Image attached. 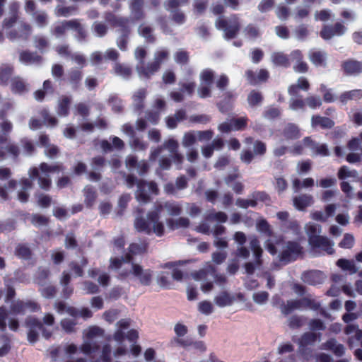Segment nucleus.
I'll return each mask as SVG.
<instances>
[{
  "mask_svg": "<svg viewBox=\"0 0 362 362\" xmlns=\"http://www.w3.org/2000/svg\"><path fill=\"white\" fill-rule=\"evenodd\" d=\"M274 4L272 0H263L259 5V9L264 12L269 10Z\"/></svg>",
  "mask_w": 362,
  "mask_h": 362,
  "instance_id": "nucleus-52",
  "label": "nucleus"
},
{
  "mask_svg": "<svg viewBox=\"0 0 362 362\" xmlns=\"http://www.w3.org/2000/svg\"><path fill=\"white\" fill-rule=\"evenodd\" d=\"M310 245L315 248H320L328 254H332L334 252V244L327 238L324 236H319L316 242L310 243Z\"/></svg>",
  "mask_w": 362,
  "mask_h": 362,
  "instance_id": "nucleus-10",
  "label": "nucleus"
},
{
  "mask_svg": "<svg viewBox=\"0 0 362 362\" xmlns=\"http://www.w3.org/2000/svg\"><path fill=\"white\" fill-rule=\"evenodd\" d=\"M246 120L245 118H239L233 119L230 123L223 122L219 126V129L221 132H228L230 130H240L245 126Z\"/></svg>",
  "mask_w": 362,
  "mask_h": 362,
  "instance_id": "nucleus-9",
  "label": "nucleus"
},
{
  "mask_svg": "<svg viewBox=\"0 0 362 362\" xmlns=\"http://www.w3.org/2000/svg\"><path fill=\"white\" fill-rule=\"evenodd\" d=\"M335 183H336L335 179L329 177V178H325V179H322V180H319L317 182V185L320 186L322 188H328V187H331L333 185H334Z\"/></svg>",
  "mask_w": 362,
  "mask_h": 362,
  "instance_id": "nucleus-41",
  "label": "nucleus"
},
{
  "mask_svg": "<svg viewBox=\"0 0 362 362\" xmlns=\"http://www.w3.org/2000/svg\"><path fill=\"white\" fill-rule=\"evenodd\" d=\"M310 59L315 66H322L325 64L326 56L320 51L313 50L310 52Z\"/></svg>",
  "mask_w": 362,
  "mask_h": 362,
  "instance_id": "nucleus-20",
  "label": "nucleus"
},
{
  "mask_svg": "<svg viewBox=\"0 0 362 362\" xmlns=\"http://www.w3.org/2000/svg\"><path fill=\"white\" fill-rule=\"evenodd\" d=\"M56 170V166H49L45 163H42L40 165V170L36 168L33 169L30 173V176L32 178L38 177L40 187L47 189L49 187L51 183L48 175Z\"/></svg>",
  "mask_w": 362,
  "mask_h": 362,
  "instance_id": "nucleus-5",
  "label": "nucleus"
},
{
  "mask_svg": "<svg viewBox=\"0 0 362 362\" xmlns=\"http://www.w3.org/2000/svg\"><path fill=\"white\" fill-rule=\"evenodd\" d=\"M311 124L313 127L327 129L331 128L334 125V122L327 117L313 116L311 119Z\"/></svg>",
  "mask_w": 362,
  "mask_h": 362,
  "instance_id": "nucleus-14",
  "label": "nucleus"
},
{
  "mask_svg": "<svg viewBox=\"0 0 362 362\" xmlns=\"http://www.w3.org/2000/svg\"><path fill=\"white\" fill-rule=\"evenodd\" d=\"M198 310L204 315H210L214 311L213 304L209 300H203L198 303Z\"/></svg>",
  "mask_w": 362,
  "mask_h": 362,
  "instance_id": "nucleus-28",
  "label": "nucleus"
},
{
  "mask_svg": "<svg viewBox=\"0 0 362 362\" xmlns=\"http://www.w3.org/2000/svg\"><path fill=\"white\" fill-rule=\"evenodd\" d=\"M310 169V163L308 161L302 162L298 165V172L304 173Z\"/></svg>",
  "mask_w": 362,
  "mask_h": 362,
  "instance_id": "nucleus-57",
  "label": "nucleus"
},
{
  "mask_svg": "<svg viewBox=\"0 0 362 362\" xmlns=\"http://www.w3.org/2000/svg\"><path fill=\"white\" fill-rule=\"evenodd\" d=\"M69 104V99L64 98L59 102L58 112L60 115H66L67 114V105Z\"/></svg>",
  "mask_w": 362,
  "mask_h": 362,
  "instance_id": "nucleus-44",
  "label": "nucleus"
},
{
  "mask_svg": "<svg viewBox=\"0 0 362 362\" xmlns=\"http://www.w3.org/2000/svg\"><path fill=\"white\" fill-rule=\"evenodd\" d=\"M338 177L341 180L349 178L357 179L358 173L356 170H351L345 166L341 167L338 173Z\"/></svg>",
  "mask_w": 362,
  "mask_h": 362,
  "instance_id": "nucleus-24",
  "label": "nucleus"
},
{
  "mask_svg": "<svg viewBox=\"0 0 362 362\" xmlns=\"http://www.w3.org/2000/svg\"><path fill=\"white\" fill-rule=\"evenodd\" d=\"M272 60L275 64L281 66H286L288 62L286 57L281 53L274 54Z\"/></svg>",
  "mask_w": 362,
  "mask_h": 362,
  "instance_id": "nucleus-38",
  "label": "nucleus"
},
{
  "mask_svg": "<svg viewBox=\"0 0 362 362\" xmlns=\"http://www.w3.org/2000/svg\"><path fill=\"white\" fill-rule=\"evenodd\" d=\"M197 139L200 141L209 140L212 138V132L210 131L195 132Z\"/></svg>",
  "mask_w": 362,
  "mask_h": 362,
  "instance_id": "nucleus-47",
  "label": "nucleus"
},
{
  "mask_svg": "<svg viewBox=\"0 0 362 362\" xmlns=\"http://www.w3.org/2000/svg\"><path fill=\"white\" fill-rule=\"evenodd\" d=\"M216 27L219 29H223L227 37H233L238 30L237 25L233 27L228 26V22L222 18H218L216 23Z\"/></svg>",
  "mask_w": 362,
  "mask_h": 362,
  "instance_id": "nucleus-17",
  "label": "nucleus"
},
{
  "mask_svg": "<svg viewBox=\"0 0 362 362\" xmlns=\"http://www.w3.org/2000/svg\"><path fill=\"white\" fill-rule=\"evenodd\" d=\"M139 32L140 35H141L145 38H148L151 35V28H149L147 25H141L139 28Z\"/></svg>",
  "mask_w": 362,
  "mask_h": 362,
  "instance_id": "nucleus-56",
  "label": "nucleus"
},
{
  "mask_svg": "<svg viewBox=\"0 0 362 362\" xmlns=\"http://www.w3.org/2000/svg\"><path fill=\"white\" fill-rule=\"evenodd\" d=\"M250 244L251 249L253 251L254 255L257 260L262 254V250L259 247V243L255 238H251Z\"/></svg>",
  "mask_w": 362,
  "mask_h": 362,
  "instance_id": "nucleus-37",
  "label": "nucleus"
},
{
  "mask_svg": "<svg viewBox=\"0 0 362 362\" xmlns=\"http://www.w3.org/2000/svg\"><path fill=\"white\" fill-rule=\"evenodd\" d=\"M292 57L296 59V64L293 68L297 72H305L308 70V66L306 63L300 62V53L299 51H295L292 53Z\"/></svg>",
  "mask_w": 362,
  "mask_h": 362,
  "instance_id": "nucleus-26",
  "label": "nucleus"
},
{
  "mask_svg": "<svg viewBox=\"0 0 362 362\" xmlns=\"http://www.w3.org/2000/svg\"><path fill=\"white\" fill-rule=\"evenodd\" d=\"M346 333L347 334H354V335L358 338V339H360V338L362 337V331L359 330L358 327H356L354 325H348L346 329Z\"/></svg>",
  "mask_w": 362,
  "mask_h": 362,
  "instance_id": "nucleus-43",
  "label": "nucleus"
},
{
  "mask_svg": "<svg viewBox=\"0 0 362 362\" xmlns=\"http://www.w3.org/2000/svg\"><path fill=\"white\" fill-rule=\"evenodd\" d=\"M344 30V27L341 24H337L334 30L326 27L321 31V37L325 40H329L334 35H342Z\"/></svg>",
  "mask_w": 362,
  "mask_h": 362,
  "instance_id": "nucleus-15",
  "label": "nucleus"
},
{
  "mask_svg": "<svg viewBox=\"0 0 362 362\" xmlns=\"http://www.w3.org/2000/svg\"><path fill=\"white\" fill-rule=\"evenodd\" d=\"M197 139L195 133H187L184 136L183 144L186 146L192 145Z\"/></svg>",
  "mask_w": 362,
  "mask_h": 362,
  "instance_id": "nucleus-45",
  "label": "nucleus"
},
{
  "mask_svg": "<svg viewBox=\"0 0 362 362\" xmlns=\"http://www.w3.org/2000/svg\"><path fill=\"white\" fill-rule=\"evenodd\" d=\"M28 326L30 328V331L28 334V340L30 342L35 341L37 339V333L36 329H41V325L40 322H37L35 320H33L31 323H28Z\"/></svg>",
  "mask_w": 362,
  "mask_h": 362,
  "instance_id": "nucleus-25",
  "label": "nucleus"
},
{
  "mask_svg": "<svg viewBox=\"0 0 362 362\" xmlns=\"http://www.w3.org/2000/svg\"><path fill=\"white\" fill-rule=\"evenodd\" d=\"M336 210L334 204H329L326 206L325 212L321 211H313L310 214V217L315 221H326L328 218L332 216Z\"/></svg>",
  "mask_w": 362,
  "mask_h": 362,
  "instance_id": "nucleus-8",
  "label": "nucleus"
},
{
  "mask_svg": "<svg viewBox=\"0 0 362 362\" xmlns=\"http://www.w3.org/2000/svg\"><path fill=\"white\" fill-rule=\"evenodd\" d=\"M304 107V103L299 99H291L290 103V107L293 110L302 109Z\"/></svg>",
  "mask_w": 362,
  "mask_h": 362,
  "instance_id": "nucleus-50",
  "label": "nucleus"
},
{
  "mask_svg": "<svg viewBox=\"0 0 362 362\" xmlns=\"http://www.w3.org/2000/svg\"><path fill=\"white\" fill-rule=\"evenodd\" d=\"M115 69L117 74L123 76H127L130 74V69L127 66L117 64Z\"/></svg>",
  "mask_w": 362,
  "mask_h": 362,
  "instance_id": "nucleus-51",
  "label": "nucleus"
},
{
  "mask_svg": "<svg viewBox=\"0 0 362 362\" xmlns=\"http://www.w3.org/2000/svg\"><path fill=\"white\" fill-rule=\"evenodd\" d=\"M297 87L300 88L304 90H307L309 88V83L308 80L305 78H300L298 81L297 86H291L289 89L288 92L291 95H295L296 93Z\"/></svg>",
  "mask_w": 362,
  "mask_h": 362,
  "instance_id": "nucleus-29",
  "label": "nucleus"
},
{
  "mask_svg": "<svg viewBox=\"0 0 362 362\" xmlns=\"http://www.w3.org/2000/svg\"><path fill=\"white\" fill-rule=\"evenodd\" d=\"M102 334V331L98 327H90L87 330L86 334L89 338L99 335Z\"/></svg>",
  "mask_w": 362,
  "mask_h": 362,
  "instance_id": "nucleus-64",
  "label": "nucleus"
},
{
  "mask_svg": "<svg viewBox=\"0 0 362 362\" xmlns=\"http://www.w3.org/2000/svg\"><path fill=\"white\" fill-rule=\"evenodd\" d=\"M228 80L226 76H221L216 81V86L220 89L223 90L228 84Z\"/></svg>",
  "mask_w": 362,
  "mask_h": 362,
  "instance_id": "nucleus-61",
  "label": "nucleus"
},
{
  "mask_svg": "<svg viewBox=\"0 0 362 362\" xmlns=\"http://www.w3.org/2000/svg\"><path fill=\"white\" fill-rule=\"evenodd\" d=\"M135 228L139 231H143L148 234L153 231L158 236L163 234L164 227L158 221L157 213H153L148 215L147 218H136L135 221Z\"/></svg>",
  "mask_w": 362,
  "mask_h": 362,
  "instance_id": "nucleus-3",
  "label": "nucleus"
},
{
  "mask_svg": "<svg viewBox=\"0 0 362 362\" xmlns=\"http://www.w3.org/2000/svg\"><path fill=\"white\" fill-rule=\"evenodd\" d=\"M28 308H30L32 310H33L37 308V306L33 303L25 304L22 302H17L13 305L11 314L18 315L21 313H25Z\"/></svg>",
  "mask_w": 362,
  "mask_h": 362,
  "instance_id": "nucleus-22",
  "label": "nucleus"
},
{
  "mask_svg": "<svg viewBox=\"0 0 362 362\" xmlns=\"http://www.w3.org/2000/svg\"><path fill=\"white\" fill-rule=\"evenodd\" d=\"M175 118L169 117L167 119V126L169 128H174L176 127L177 122L182 120L185 117V112L182 110L178 111L175 114Z\"/></svg>",
  "mask_w": 362,
  "mask_h": 362,
  "instance_id": "nucleus-31",
  "label": "nucleus"
},
{
  "mask_svg": "<svg viewBox=\"0 0 362 362\" xmlns=\"http://www.w3.org/2000/svg\"><path fill=\"white\" fill-rule=\"evenodd\" d=\"M262 97L257 92L252 91L248 96V103L250 105L254 106L261 102Z\"/></svg>",
  "mask_w": 362,
  "mask_h": 362,
  "instance_id": "nucleus-40",
  "label": "nucleus"
},
{
  "mask_svg": "<svg viewBox=\"0 0 362 362\" xmlns=\"http://www.w3.org/2000/svg\"><path fill=\"white\" fill-rule=\"evenodd\" d=\"M335 219L339 224L345 226L349 221V216L347 213L339 214L337 215Z\"/></svg>",
  "mask_w": 362,
  "mask_h": 362,
  "instance_id": "nucleus-48",
  "label": "nucleus"
},
{
  "mask_svg": "<svg viewBox=\"0 0 362 362\" xmlns=\"http://www.w3.org/2000/svg\"><path fill=\"white\" fill-rule=\"evenodd\" d=\"M194 279L202 282L201 289L208 293L213 288V281H224L223 276L218 277L211 265H207L204 269L193 274Z\"/></svg>",
  "mask_w": 362,
  "mask_h": 362,
  "instance_id": "nucleus-4",
  "label": "nucleus"
},
{
  "mask_svg": "<svg viewBox=\"0 0 362 362\" xmlns=\"http://www.w3.org/2000/svg\"><path fill=\"white\" fill-rule=\"evenodd\" d=\"M362 98V90H354L342 95L341 99L343 101L347 99H358Z\"/></svg>",
  "mask_w": 362,
  "mask_h": 362,
  "instance_id": "nucleus-35",
  "label": "nucleus"
},
{
  "mask_svg": "<svg viewBox=\"0 0 362 362\" xmlns=\"http://www.w3.org/2000/svg\"><path fill=\"white\" fill-rule=\"evenodd\" d=\"M341 188L348 197L351 196L353 193V188L347 182H342L341 184Z\"/></svg>",
  "mask_w": 362,
  "mask_h": 362,
  "instance_id": "nucleus-53",
  "label": "nucleus"
},
{
  "mask_svg": "<svg viewBox=\"0 0 362 362\" xmlns=\"http://www.w3.org/2000/svg\"><path fill=\"white\" fill-rule=\"evenodd\" d=\"M267 248L271 254L279 252L281 259L289 262L301 253V247L294 242L285 243L284 240H269L267 243Z\"/></svg>",
  "mask_w": 362,
  "mask_h": 362,
  "instance_id": "nucleus-2",
  "label": "nucleus"
},
{
  "mask_svg": "<svg viewBox=\"0 0 362 362\" xmlns=\"http://www.w3.org/2000/svg\"><path fill=\"white\" fill-rule=\"evenodd\" d=\"M266 151V146L264 144L257 141L255 144V152L256 154H263Z\"/></svg>",
  "mask_w": 362,
  "mask_h": 362,
  "instance_id": "nucleus-60",
  "label": "nucleus"
},
{
  "mask_svg": "<svg viewBox=\"0 0 362 362\" xmlns=\"http://www.w3.org/2000/svg\"><path fill=\"white\" fill-rule=\"evenodd\" d=\"M213 76V72L209 69H205L200 74V86L198 89V94L201 98H206L210 95L209 86Z\"/></svg>",
  "mask_w": 362,
  "mask_h": 362,
  "instance_id": "nucleus-6",
  "label": "nucleus"
},
{
  "mask_svg": "<svg viewBox=\"0 0 362 362\" xmlns=\"http://www.w3.org/2000/svg\"><path fill=\"white\" fill-rule=\"evenodd\" d=\"M354 238L351 234H345L343 240L340 242L339 246L344 248H351L354 245Z\"/></svg>",
  "mask_w": 362,
  "mask_h": 362,
  "instance_id": "nucleus-33",
  "label": "nucleus"
},
{
  "mask_svg": "<svg viewBox=\"0 0 362 362\" xmlns=\"http://www.w3.org/2000/svg\"><path fill=\"white\" fill-rule=\"evenodd\" d=\"M247 77L249 82L252 84H256L264 81L268 78V72L266 70H260L257 76H255L250 71H247Z\"/></svg>",
  "mask_w": 362,
  "mask_h": 362,
  "instance_id": "nucleus-18",
  "label": "nucleus"
},
{
  "mask_svg": "<svg viewBox=\"0 0 362 362\" xmlns=\"http://www.w3.org/2000/svg\"><path fill=\"white\" fill-rule=\"evenodd\" d=\"M253 299L258 304H264L268 300V293L265 291H259L253 294Z\"/></svg>",
  "mask_w": 362,
  "mask_h": 362,
  "instance_id": "nucleus-36",
  "label": "nucleus"
},
{
  "mask_svg": "<svg viewBox=\"0 0 362 362\" xmlns=\"http://www.w3.org/2000/svg\"><path fill=\"white\" fill-rule=\"evenodd\" d=\"M157 190V187L153 182H139L136 198L139 202H144L148 199L150 194H156Z\"/></svg>",
  "mask_w": 362,
  "mask_h": 362,
  "instance_id": "nucleus-7",
  "label": "nucleus"
},
{
  "mask_svg": "<svg viewBox=\"0 0 362 362\" xmlns=\"http://www.w3.org/2000/svg\"><path fill=\"white\" fill-rule=\"evenodd\" d=\"M344 69L349 74H356L362 70V64L358 62L350 61L344 63Z\"/></svg>",
  "mask_w": 362,
  "mask_h": 362,
  "instance_id": "nucleus-27",
  "label": "nucleus"
},
{
  "mask_svg": "<svg viewBox=\"0 0 362 362\" xmlns=\"http://www.w3.org/2000/svg\"><path fill=\"white\" fill-rule=\"evenodd\" d=\"M175 59L177 63H185L187 60V56L184 52H178L175 54Z\"/></svg>",
  "mask_w": 362,
  "mask_h": 362,
  "instance_id": "nucleus-62",
  "label": "nucleus"
},
{
  "mask_svg": "<svg viewBox=\"0 0 362 362\" xmlns=\"http://www.w3.org/2000/svg\"><path fill=\"white\" fill-rule=\"evenodd\" d=\"M233 300V296L226 292H221L214 298L215 303L219 307L230 305Z\"/></svg>",
  "mask_w": 362,
  "mask_h": 362,
  "instance_id": "nucleus-16",
  "label": "nucleus"
},
{
  "mask_svg": "<svg viewBox=\"0 0 362 362\" xmlns=\"http://www.w3.org/2000/svg\"><path fill=\"white\" fill-rule=\"evenodd\" d=\"M337 265L341 267L344 270H348L354 273L356 272L357 269L352 261H349L344 259H340L337 261Z\"/></svg>",
  "mask_w": 362,
  "mask_h": 362,
  "instance_id": "nucleus-30",
  "label": "nucleus"
},
{
  "mask_svg": "<svg viewBox=\"0 0 362 362\" xmlns=\"http://www.w3.org/2000/svg\"><path fill=\"white\" fill-rule=\"evenodd\" d=\"M306 103L310 108L315 109L321 105L322 102L320 98L312 96L306 99Z\"/></svg>",
  "mask_w": 362,
  "mask_h": 362,
  "instance_id": "nucleus-42",
  "label": "nucleus"
},
{
  "mask_svg": "<svg viewBox=\"0 0 362 362\" xmlns=\"http://www.w3.org/2000/svg\"><path fill=\"white\" fill-rule=\"evenodd\" d=\"M25 89L23 83L20 79H15L13 81L12 90L17 93H21Z\"/></svg>",
  "mask_w": 362,
  "mask_h": 362,
  "instance_id": "nucleus-49",
  "label": "nucleus"
},
{
  "mask_svg": "<svg viewBox=\"0 0 362 362\" xmlns=\"http://www.w3.org/2000/svg\"><path fill=\"white\" fill-rule=\"evenodd\" d=\"M144 250L143 247H141L138 244H132L129 246V253L127 255V262H124L123 259H115L111 260L110 267L112 269H119L124 267L125 269H129L128 272H122V275L128 276L132 275L134 279L139 280L143 284H148L151 279V272L148 269H143V268L139 265L130 262L131 254H136L141 252Z\"/></svg>",
  "mask_w": 362,
  "mask_h": 362,
  "instance_id": "nucleus-1",
  "label": "nucleus"
},
{
  "mask_svg": "<svg viewBox=\"0 0 362 362\" xmlns=\"http://www.w3.org/2000/svg\"><path fill=\"white\" fill-rule=\"evenodd\" d=\"M129 325V320H122L118 322L117 326L118 329L114 334V339L115 341L118 342L123 341L124 338V329H127Z\"/></svg>",
  "mask_w": 362,
  "mask_h": 362,
  "instance_id": "nucleus-19",
  "label": "nucleus"
},
{
  "mask_svg": "<svg viewBox=\"0 0 362 362\" xmlns=\"http://www.w3.org/2000/svg\"><path fill=\"white\" fill-rule=\"evenodd\" d=\"M38 204L42 206L46 207L49 205L51 199L49 197L45 195H41L38 197Z\"/></svg>",
  "mask_w": 362,
  "mask_h": 362,
  "instance_id": "nucleus-58",
  "label": "nucleus"
},
{
  "mask_svg": "<svg viewBox=\"0 0 362 362\" xmlns=\"http://www.w3.org/2000/svg\"><path fill=\"white\" fill-rule=\"evenodd\" d=\"M257 227V230L260 232H269V226L265 221H259Z\"/></svg>",
  "mask_w": 362,
  "mask_h": 362,
  "instance_id": "nucleus-63",
  "label": "nucleus"
},
{
  "mask_svg": "<svg viewBox=\"0 0 362 362\" xmlns=\"http://www.w3.org/2000/svg\"><path fill=\"white\" fill-rule=\"evenodd\" d=\"M276 16L281 20H285L288 16V11L284 6H279L276 11Z\"/></svg>",
  "mask_w": 362,
  "mask_h": 362,
  "instance_id": "nucleus-46",
  "label": "nucleus"
},
{
  "mask_svg": "<svg viewBox=\"0 0 362 362\" xmlns=\"http://www.w3.org/2000/svg\"><path fill=\"white\" fill-rule=\"evenodd\" d=\"M304 144L311 148L312 150H315L316 152L322 156L327 155V148L325 145H318L315 144L313 141H311L309 138H306L304 140Z\"/></svg>",
  "mask_w": 362,
  "mask_h": 362,
  "instance_id": "nucleus-23",
  "label": "nucleus"
},
{
  "mask_svg": "<svg viewBox=\"0 0 362 362\" xmlns=\"http://www.w3.org/2000/svg\"><path fill=\"white\" fill-rule=\"evenodd\" d=\"M330 13L328 11L323 10L315 14V19L317 21H327L330 17Z\"/></svg>",
  "mask_w": 362,
  "mask_h": 362,
  "instance_id": "nucleus-55",
  "label": "nucleus"
},
{
  "mask_svg": "<svg viewBox=\"0 0 362 362\" xmlns=\"http://www.w3.org/2000/svg\"><path fill=\"white\" fill-rule=\"evenodd\" d=\"M298 136V131L297 128L293 125H291L286 130V132L284 134V139L286 141H288L289 140L296 139Z\"/></svg>",
  "mask_w": 362,
  "mask_h": 362,
  "instance_id": "nucleus-32",
  "label": "nucleus"
},
{
  "mask_svg": "<svg viewBox=\"0 0 362 362\" xmlns=\"http://www.w3.org/2000/svg\"><path fill=\"white\" fill-rule=\"evenodd\" d=\"M175 332L177 334V335L182 337L187 333V328L185 325L182 324H177L175 326Z\"/></svg>",
  "mask_w": 362,
  "mask_h": 362,
  "instance_id": "nucleus-54",
  "label": "nucleus"
},
{
  "mask_svg": "<svg viewBox=\"0 0 362 362\" xmlns=\"http://www.w3.org/2000/svg\"><path fill=\"white\" fill-rule=\"evenodd\" d=\"M166 267L172 270V275L175 279L180 280L182 279V272L177 269L176 264L169 263L166 264Z\"/></svg>",
  "mask_w": 362,
  "mask_h": 362,
  "instance_id": "nucleus-39",
  "label": "nucleus"
},
{
  "mask_svg": "<svg viewBox=\"0 0 362 362\" xmlns=\"http://www.w3.org/2000/svg\"><path fill=\"white\" fill-rule=\"evenodd\" d=\"M325 349L332 350L336 355L341 356L344 353L343 345L338 344L335 340L331 339L325 344Z\"/></svg>",
  "mask_w": 362,
  "mask_h": 362,
  "instance_id": "nucleus-21",
  "label": "nucleus"
},
{
  "mask_svg": "<svg viewBox=\"0 0 362 362\" xmlns=\"http://www.w3.org/2000/svg\"><path fill=\"white\" fill-rule=\"evenodd\" d=\"M166 56H167V53L165 51L162 50V51L158 52L156 55L155 63L153 64H152L151 66V68H148V70L144 71L142 72H141L139 71V74H142L145 76H148L150 74H152L154 71H156L158 69L159 64L161 63L163 59H164L165 58Z\"/></svg>",
  "mask_w": 362,
  "mask_h": 362,
  "instance_id": "nucleus-13",
  "label": "nucleus"
},
{
  "mask_svg": "<svg viewBox=\"0 0 362 362\" xmlns=\"http://www.w3.org/2000/svg\"><path fill=\"white\" fill-rule=\"evenodd\" d=\"M305 230L309 237V243H315L317 238L320 236V226L317 223H308L305 225Z\"/></svg>",
  "mask_w": 362,
  "mask_h": 362,
  "instance_id": "nucleus-11",
  "label": "nucleus"
},
{
  "mask_svg": "<svg viewBox=\"0 0 362 362\" xmlns=\"http://www.w3.org/2000/svg\"><path fill=\"white\" fill-rule=\"evenodd\" d=\"M163 80L165 83H172L175 81V74L173 72L167 71L163 74Z\"/></svg>",
  "mask_w": 362,
  "mask_h": 362,
  "instance_id": "nucleus-59",
  "label": "nucleus"
},
{
  "mask_svg": "<svg viewBox=\"0 0 362 362\" xmlns=\"http://www.w3.org/2000/svg\"><path fill=\"white\" fill-rule=\"evenodd\" d=\"M314 180L312 178H306L305 179L302 183L299 180H294L293 181V186L297 189H301V188H306L310 187L314 185Z\"/></svg>",
  "mask_w": 362,
  "mask_h": 362,
  "instance_id": "nucleus-34",
  "label": "nucleus"
},
{
  "mask_svg": "<svg viewBox=\"0 0 362 362\" xmlns=\"http://www.w3.org/2000/svg\"><path fill=\"white\" fill-rule=\"evenodd\" d=\"M294 206L298 210H303L313 203V197L310 195H300L296 197L293 200Z\"/></svg>",
  "mask_w": 362,
  "mask_h": 362,
  "instance_id": "nucleus-12",
  "label": "nucleus"
}]
</instances>
